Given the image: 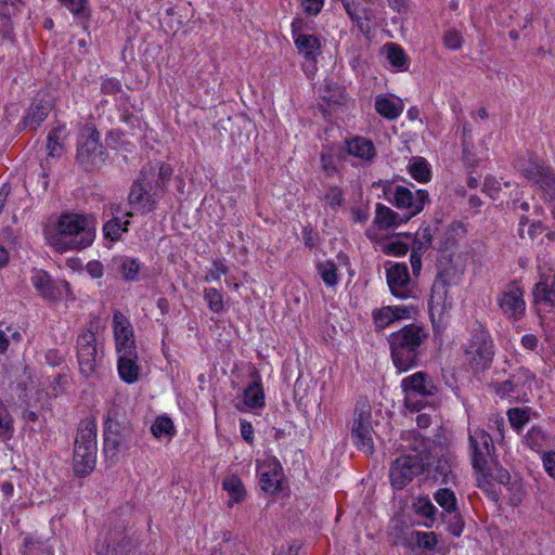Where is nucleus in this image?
<instances>
[{
	"instance_id": "4d7b16f0",
	"label": "nucleus",
	"mask_w": 555,
	"mask_h": 555,
	"mask_svg": "<svg viewBox=\"0 0 555 555\" xmlns=\"http://www.w3.org/2000/svg\"><path fill=\"white\" fill-rule=\"evenodd\" d=\"M292 36L295 40L296 37L309 35L311 29L310 23L302 17H295L291 25Z\"/></svg>"
},
{
	"instance_id": "2eb2a0df",
	"label": "nucleus",
	"mask_w": 555,
	"mask_h": 555,
	"mask_svg": "<svg viewBox=\"0 0 555 555\" xmlns=\"http://www.w3.org/2000/svg\"><path fill=\"white\" fill-rule=\"evenodd\" d=\"M498 305L502 313L512 320H520L526 312L524 292L513 282L498 296Z\"/></svg>"
},
{
	"instance_id": "72a5a7b5",
	"label": "nucleus",
	"mask_w": 555,
	"mask_h": 555,
	"mask_svg": "<svg viewBox=\"0 0 555 555\" xmlns=\"http://www.w3.org/2000/svg\"><path fill=\"white\" fill-rule=\"evenodd\" d=\"M243 403L249 409L264 405V392L259 380H255L244 390Z\"/></svg>"
},
{
	"instance_id": "ddd939ff",
	"label": "nucleus",
	"mask_w": 555,
	"mask_h": 555,
	"mask_svg": "<svg viewBox=\"0 0 555 555\" xmlns=\"http://www.w3.org/2000/svg\"><path fill=\"white\" fill-rule=\"evenodd\" d=\"M534 377L529 369L519 367L508 379L494 385L495 393L514 401H528Z\"/></svg>"
},
{
	"instance_id": "c9c22d12",
	"label": "nucleus",
	"mask_w": 555,
	"mask_h": 555,
	"mask_svg": "<svg viewBox=\"0 0 555 555\" xmlns=\"http://www.w3.org/2000/svg\"><path fill=\"white\" fill-rule=\"evenodd\" d=\"M438 543L437 534L433 531L423 532L412 530L409 535V545L411 547H418L425 551H433Z\"/></svg>"
},
{
	"instance_id": "6ab92c4d",
	"label": "nucleus",
	"mask_w": 555,
	"mask_h": 555,
	"mask_svg": "<svg viewBox=\"0 0 555 555\" xmlns=\"http://www.w3.org/2000/svg\"><path fill=\"white\" fill-rule=\"evenodd\" d=\"M343 151L347 155L357 157L366 163H372L376 157V149L373 141L360 135L346 139Z\"/></svg>"
},
{
	"instance_id": "a18cd8bd",
	"label": "nucleus",
	"mask_w": 555,
	"mask_h": 555,
	"mask_svg": "<svg viewBox=\"0 0 555 555\" xmlns=\"http://www.w3.org/2000/svg\"><path fill=\"white\" fill-rule=\"evenodd\" d=\"M61 128H55L48 134L47 151L51 158H59L63 154L64 145L61 142Z\"/></svg>"
},
{
	"instance_id": "774afa93",
	"label": "nucleus",
	"mask_w": 555,
	"mask_h": 555,
	"mask_svg": "<svg viewBox=\"0 0 555 555\" xmlns=\"http://www.w3.org/2000/svg\"><path fill=\"white\" fill-rule=\"evenodd\" d=\"M87 272L93 278L99 279L102 278L104 268L100 261H91L87 264Z\"/></svg>"
},
{
	"instance_id": "37998d69",
	"label": "nucleus",
	"mask_w": 555,
	"mask_h": 555,
	"mask_svg": "<svg viewBox=\"0 0 555 555\" xmlns=\"http://www.w3.org/2000/svg\"><path fill=\"white\" fill-rule=\"evenodd\" d=\"M317 270L322 281L330 287L337 285L338 283V273L337 266L334 261L327 260L324 262H319L317 264Z\"/></svg>"
},
{
	"instance_id": "393cba45",
	"label": "nucleus",
	"mask_w": 555,
	"mask_h": 555,
	"mask_svg": "<svg viewBox=\"0 0 555 555\" xmlns=\"http://www.w3.org/2000/svg\"><path fill=\"white\" fill-rule=\"evenodd\" d=\"M51 111V103L48 100H37L28 108L23 117V126L30 130H36L40 124L47 118Z\"/></svg>"
},
{
	"instance_id": "f3484780",
	"label": "nucleus",
	"mask_w": 555,
	"mask_h": 555,
	"mask_svg": "<svg viewBox=\"0 0 555 555\" xmlns=\"http://www.w3.org/2000/svg\"><path fill=\"white\" fill-rule=\"evenodd\" d=\"M387 284L391 294L400 299L412 297L411 278L405 263H395L386 271Z\"/></svg>"
},
{
	"instance_id": "7c9ffc66",
	"label": "nucleus",
	"mask_w": 555,
	"mask_h": 555,
	"mask_svg": "<svg viewBox=\"0 0 555 555\" xmlns=\"http://www.w3.org/2000/svg\"><path fill=\"white\" fill-rule=\"evenodd\" d=\"M222 488L228 492L230 496V506H232L234 503H240L245 499V487L242 480L235 475L225 477L222 482Z\"/></svg>"
},
{
	"instance_id": "052dcab7",
	"label": "nucleus",
	"mask_w": 555,
	"mask_h": 555,
	"mask_svg": "<svg viewBox=\"0 0 555 555\" xmlns=\"http://www.w3.org/2000/svg\"><path fill=\"white\" fill-rule=\"evenodd\" d=\"M101 91L104 94H116L121 91V83L115 78H106L101 83Z\"/></svg>"
},
{
	"instance_id": "5701e85b",
	"label": "nucleus",
	"mask_w": 555,
	"mask_h": 555,
	"mask_svg": "<svg viewBox=\"0 0 555 555\" xmlns=\"http://www.w3.org/2000/svg\"><path fill=\"white\" fill-rule=\"evenodd\" d=\"M155 172L153 179L149 182L151 183V191L154 192L157 196L164 193L167 183L170 181L172 176V168L170 165L165 163H149L142 167L141 170H149Z\"/></svg>"
},
{
	"instance_id": "338daca9",
	"label": "nucleus",
	"mask_w": 555,
	"mask_h": 555,
	"mask_svg": "<svg viewBox=\"0 0 555 555\" xmlns=\"http://www.w3.org/2000/svg\"><path fill=\"white\" fill-rule=\"evenodd\" d=\"M241 427V436L246 442H253L254 440V428L251 424L245 420H242L240 423Z\"/></svg>"
},
{
	"instance_id": "0eeeda50",
	"label": "nucleus",
	"mask_w": 555,
	"mask_h": 555,
	"mask_svg": "<svg viewBox=\"0 0 555 555\" xmlns=\"http://www.w3.org/2000/svg\"><path fill=\"white\" fill-rule=\"evenodd\" d=\"M108 158V152L101 142L100 132L87 127L77 141L76 163L87 172L100 170Z\"/></svg>"
},
{
	"instance_id": "bb28decb",
	"label": "nucleus",
	"mask_w": 555,
	"mask_h": 555,
	"mask_svg": "<svg viewBox=\"0 0 555 555\" xmlns=\"http://www.w3.org/2000/svg\"><path fill=\"white\" fill-rule=\"evenodd\" d=\"M33 284L40 295L50 300H56L61 297V291L54 281L44 271H37L31 278Z\"/></svg>"
},
{
	"instance_id": "6e6d98bb",
	"label": "nucleus",
	"mask_w": 555,
	"mask_h": 555,
	"mask_svg": "<svg viewBox=\"0 0 555 555\" xmlns=\"http://www.w3.org/2000/svg\"><path fill=\"white\" fill-rule=\"evenodd\" d=\"M13 435V422L5 409L0 408V436L11 438Z\"/></svg>"
},
{
	"instance_id": "e2e57ef3",
	"label": "nucleus",
	"mask_w": 555,
	"mask_h": 555,
	"mask_svg": "<svg viewBox=\"0 0 555 555\" xmlns=\"http://www.w3.org/2000/svg\"><path fill=\"white\" fill-rule=\"evenodd\" d=\"M304 11L309 15H317L323 8L324 0H302Z\"/></svg>"
},
{
	"instance_id": "412c9836",
	"label": "nucleus",
	"mask_w": 555,
	"mask_h": 555,
	"mask_svg": "<svg viewBox=\"0 0 555 555\" xmlns=\"http://www.w3.org/2000/svg\"><path fill=\"white\" fill-rule=\"evenodd\" d=\"M118 353V374L120 378L128 383L133 384L139 379L140 366L138 364L137 349H129L119 351Z\"/></svg>"
},
{
	"instance_id": "8fccbe9b",
	"label": "nucleus",
	"mask_w": 555,
	"mask_h": 555,
	"mask_svg": "<svg viewBox=\"0 0 555 555\" xmlns=\"http://www.w3.org/2000/svg\"><path fill=\"white\" fill-rule=\"evenodd\" d=\"M344 157V151L341 150L338 155L332 152H322L320 156L322 169L332 176L338 171V160Z\"/></svg>"
},
{
	"instance_id": "a878e982",
	"label": "nucleus",
	"mask_w": 555,
	"mask_h": 555,
	"mask_svg": "<svg viewBox=\"0 0 555 555\" xmlns=\"http://www.w3.org/2000/svg\"><path fill=\"white\" fill-rule=\"evenodd\" d=\"M455 457L450 454H442L438 457L433 470V479L440 483H455V475L453 473Z\"/></svg>"
},
{
	"instance_id": "5fc2aeb1",
	"label": "nucleus",
	"mask_w": 555,
	"mask_h": 555,
	"mask_svg": "<svg viewBox=\"0 0 555 555\" xmlns=\"http://www.w3.org/2000/svg\"><path fill=\"white\" fill-rule=\"evenodd\" d=\"M324 199L331 208L336 209L337 207H340L345 201L344 192L339 186H330L328 191L324 195Z\"/></svg>"
},
{
	"instance_id": "4c0bfd02",
	"label": "nucleus",
	"mask_w": 555,
	"mask_h": 555,
	"mask_svg": "<svg viewBox=\"0 0 555 555\" xmlns=\"http://www.w3.org/2000/svg\"><path fill=\"white\" fill-rule=\"evenodd\" d=\"M118 270L127 281H137L141 263L135 258L121 256L115 259Z\"/></svg>"
},
{
	"instance_id": "13d9d810",
	"label": "nucleus",
	"mask_w": 555,
	"mask_h": 555,
	"mask_svg": "<svg viewBox=\"0 0 555 555\" xmlns=\"http://www.w3.org/2000/svg\"><path fill=\"white\" fill-rule=\"evenodd\" d=\"M443 43L448 49L460 50L463 46V37L456 30H449L444 34Z\"/></svg>"
},
{
	"instance_id": "cd10ccee",
	"label": "nucleus",
	"mask_w": 555,
	"mask_h": 555,
	"mask_svg": "<svg viewBox=\"0 0 555 555\" xmlns=\"http://www.w3.org/2000/svg\"><path fill=\"white\" fill-rule=\"evenodd\" d=\"M294 43L298 53L301 54L307 61H314L315 57L321 53L320 40L312 34L296 37Z\"/></svg>"
},
{
	"instance_id": "680f3d73",
	"label": "nucleus",
	"mask_w": 555,
	"mask_h": 555,
	"mask_svg": "<svg viewBox=\"0 0 555 555\" xmlns=\"http://www.w3.org/2000/svg\"><path fill=\"white\" fill-rule=\"evenodd\" d=\"M386 251L393 256H404L409 251V245L404 242H391L387 245Z\"/></svg>"
},
{
	"instance_id": "c756f323",
	"label": "nucleus",
	"mask_w": 555,
	"mask_h": 555,
	"mask_svg": "<svg viewBox=\"0 0 555 555\" xmlns=\"http://www.w3.org/2000/svg\"><path fill=\"white\" fill-rule=\"evenodd\" d=\"M548 440V435L544 430V428L540 425H533L522 437V444L532 451L540 452L542 451Z\"/></svg>"
},
{
	"instance_id": "f257e3e1",
	"label": "nucleus",
	"mask_w": 555,
	"mask_h": 555,
	"mask_svg": "<svg viewBox=\"0 0 555 555\" xmlns=\"http://www.w3.org/2000/svg\"><path fill=\"white\" fill-rule=\"evenodd\" d=\"M429 339L428 330L420 324L404 325L388 337L390 357L401 373L417 367L426 354Z\"/></svg>"
},
{
	"instance_id": "39448f33",
	"label": "nucleus",
	"mask_w": 555,
	"mask_h": 555,
	"mask_svg": "<svg viewBox=\"0 0 555 555\" xmlns=\"http://www.w3.org/2000/svg\"><path fill=\"white\" fill-rule=\"evenodd\" d=\"M463 352L467 365L474 373L489 370L495 354L494 340L485 325L477 323L463 345Z\"/></svg>"
},
{
	"instance_id": "7ed1b4c3",
	"label": "nucleus",
	"mask_w": 555,
	"mask_h": 555,
	"mask_svg": "<svg viewBox=\"0 0 555 555\" xmlns=\"http://www.w3.org/2000/svg\"><path fill=\"white\" fill-rule=\"evenodd\" d=\"M408 435L413 439L409 444L413 453L397 457L389 468V480L395 490L404 489L430 465V452L426 439L415 431H410Z\"/></svg>"
},
{
	"instance_id": "58836bf2",
	"label": "nucleus",
	"mask_w": 555,
	"mask_h": 555,
	"mask_svg": "<svg viewBox=\"0 0 555 555\" xmlns=\"http://www.w3.org/2000/svg\"><path fill=\"white\" fill-rule=\"evenodd\" d=\"M511 427L520 434L524 427L530 421V409L529 408H511L506 412Z\"/></svg>"
},
{
	"instance_id": "c85d7f7f",
	"label": "nucleus",
	"mask_w": 555,
	"mask_h": 555,
	"mask_svg": "<svg viewBox=\"0 0 555 555\" xmlns=\"http://www.w3.org/2000/svg\"><path fill=\"white\" fill-rule=\"evenodd\" d=\"M438 517L441 519V522L446 526V530L455 538L462 535L465 528V520L462 516L460 508H455L454 511L439 513Z\"/></svg>"
},
{
	"instance_id": "9d476101",
	"label": "nucleus",
	"mask_w": 555,
	"mask_h": 555,
	"mask_svg": "<svg viewBox=\"0 0 555 555\" xmlns=\"http://www.w3.org/2000/svg\"><path fill=\"white\" fill-rule=\"evenodd\" d=\"M351 438L359 450L370 454L373 453L374 441L372 409L366 400H360L356 404L351 427Z\"/></svg>"
},
{
	"instance_id": "dca6fc26",
	"label": "nucleus",
	"mask_w": 555,
	"mask_h": 555,
	"mask_svg": "<svg viewBox=\"0 0 555 555\" xmlns=\"http://www.w3.org/2000/svg\"><path fill=\"white\" fill-rule=\"evenodd\" d=\"M401 387L405 393L406 400L413 396L423 398L435 397L438 393V387L433 378L425 372H416L401 382Z\"/></svg>"
},
{
	"instance_id": "0e129e2a",
	"label": "nucleus",
	"mask_w": 555,
	"mask_h": 555,
	"mask_svg": "<svg viewBox=\"0 0 555 555\" xmlns=\"http://www.w3.org/2000/svg\"><path fill=\"white\" fill-rule=\"evenodd\" d=\"M542 460L546 473L555 478V451L545 452Z\"/></svg>"
},
{
	"instance_id": "79ce46f5",
	"label": "nucleus",
	"mask_w": 555,
	"mask_h": 555,
	"mask_svg": "<svg viewBox=\"0 0 555 555\" xmlns=\"http://www.w3.org/2000/svg\"><path fill=\"white\" fill-rule=\"evenodd\" d=\"M151 431L153 436L158 439L163 437L171 438L176 434V429L171 418L165 415L158 416L155 420V422L151 426Z\"/></svg>"
},
{
	"instance_id": "603ef678",
	"label": "nucleus",
	"mask_w": 555,
	"mask_h": 555,
	"mask_svg": "<svg viewBox=\"0 0 555 555\" xmlns=\"http://www.w3.org/2000/svg\"><path fill=\"white\" fill-rule=\"evenodd\" d=\"M376 327L385 328L396 321V317L391 310V306L383 307L373 313Z\"/></svg>"
},
{
	"instance_id": "de8ad7c7",
	"label": "nucleus",
	"mask_w": 555,
	"mask_h": 555,
	"mask_svg": "<svg viewBox=\"0 0 555 555\" xmlns=\"http://www.w3.org/2000/svg\"><path fill=\"white\" fill-rule=\"evenodd\" d=\"M387 59L392 66L398 67L400 69L406 68L408 56L404 53L403 49H401L398 44H387Z\"/></svg>"
},
{
	"instance_id": "423d86ee",
	"label": "nucleus",
	"mask_w": 555,
	"mask_h": 555,
	"mask_svg": "<svg viewBox=\"0 0 555 555\" xmlns=\"http://www.w3.org/2000/svg\"><path fill=\"white\" fill-rule=\"evenodd\" d=\"M95 420L86 418L80 422L74 446V470L78 476L89 475L95 467L98 440Z\"/></svg>"
},
{
	"instance_id": "bf43d9fd",
	"label": "nucleus",
	"mask_w": 555,
	"mask_h": 555,
	"mask_svg": "<svg viewBox=\"0 0 555 555\" xmlns=\"http://www.w3.org/2000/svg\"><path fill=\"white\" fill-rule=\"evenodd\" d=\"M396 321L411 319L416 314L417 309L414 306H391Z\"/></svg>"
},
{
	"instance_id": "20e7f679",
	"label": "nucleus",
	"mask_w": 555,
	"mask_h": 555,
	"mask_svg": "<svg viewBox=\"0 0 555 555\" xmlns=\"http://www.w3.org/2000/svg\"><path fill=\"white\" fill-rule=\"evenodd\" d=\"M94 232L85 216L62 215L55 225V233L49 235V243L60 251L83 249L92 244Z\"/></svg>"
},
{
	"instance_id": "6e6552de",
	"label": "nucleus",
	"mask_w": 555,
	"mask_h": 555,
	"mask_svg": "<svg viewBox=\"0 0 555 555\" xmlns=\"http://www.w3.org/2000/svg\"><path fill=\"white\" fill-rule=\"evenodd\" d=\"M98 327L99 323L96 320L90 321L87 330L81 332L76 340L79 370L86 377L96 375L103 361V349L100 347L95 336Z\"/></svg>"
},
{
	"instance_id": "4be33fe9",
	"label": "nucleus",
	"mask_w": 555,
	"mask_h": 555,
	"mask_svg": "<svg viewBox=\"0 0 555 555\" xmlns=\"http://www.w3.org/2000/svg\"><path fill=\"white\" fill-rule=\"evenodd\" d=\"M408 221L409 217L404 216L402 212L399 214L380 203L376 205L374 223L379 230L397 228Z\"/></svg>"
},
{
	"instance_id": "69168bd1",
	"label": "nucleus",
	"mask_w": 555,
	"mask_h": 555,
	"mask_svg": "<svg viewBox=\"0 0 555 555\" xmlns=\"http://www.w3.org/2000/svg\"><path fill=\"white\" fill-rule=\"evenodd\" d=\"M305 245L309 248H313L317 245L319 235L311 228H305L302 232Z\"/></svg>"
},
{
	"instance_id": "f704fd0d",
	"label": "nucleus",
	"mask_w": 555,
	"mask_h": 555,
	"mask_svg": "<svg viewBox=\"0 0 555 555\" xmlns=\"http://www.w3.org/2000/svg\"><path fill=\"white\" fill-rule=\"evenodd\" d=\"M535 300L543 301L544 304L555 306V276L545 279L544 281L535 284L533 289Z\"/></svg>"
},
{
	"instance_id": "3c124183",
	"label": "nucleus",
	"mask_w": 555,
	"mask_h": 555,
	"mask_svg": "<svg viewBox=\"0 0 555 555\" xmlns=\"http://www.w3.org/2000/svg\"><path fill=\"white\" fill-rule=\"evenodd\" d=\"M23 547V555H28V553H31L33 555H53V552L49 545L39 541H35L29 537L25 538Z\"/></svg>"
},
{
	"instance_id": "a19ab883",
	"label": "nucleus",
	"mask_w": 555,
	"mask_h": 555,
	"mask_svg": "<svg viewBox=\"0 0 555 555\" xmlns=\"http://www.w3.org/2000/svg\"><path fill=\"white\" fill-rule=\"evenodd\" d=\"M129 224V220L121 222V220L118 217H113L103 225L104 237L111 240L112 242L118 241L121 237L122 233L128 231Z\"/></svg>"
},
{
	"instance_id": "864d4df0",
	"label": "nucleus",
	"mask_w": 555,
	"mask_h": 555,
	"mask_svg": "<svg viewBox=\"0 0 555 555\" xmlns=\"http://www.w3.org/2000/svg\"><path fill=\"white\" fill-rule=\"evenodd\" d=\"M229 272V268L224 263L223 259H216L212 261V268L208 270L205 275L206 282H218L221 275H225Z\"/></svg>"
},
{
	"instance_id": "b1692460",
	"label": "nucleus",
	"mask_w": 555,
	"mask_h": 555,
	"mask_svg": "<svg viewBox=\"0 0 555 555\" xmlns=\"http://www.w3.org/2000/svg\"><path fill=\"white\" fill-rule=\"evenodd\" d=\"M412 512L424 519V525L431 528L438 519L439 511L427 495H418L411 503Z\"/></svg>"
},
{
	"instance_id": "9b49d317",
	"label": "nucleus",
	"mask_w": 555,
	"mask_h": 555,
	"mask_svg": "<svg viewBox=\"0 0 555 555\" xmlns=\"http://www.w3.org/2000/svg\"><path fill=\"white\" fill-rule=\"evenodd\" d=\"M138 547V539L119 525L106 531L103 540H99L95 552L96 555H134Z\"/></svg>"
},
{
	"instance_id": "aec40b11",
	"label": "nucleus",
	"mask_w": 555,
	"mask_h": 555,
	"mask_svg": "<svg viewBox=\"0 0 555 555\" xmlns=\"http://www.w3.org/2000/svg\"><path fill=\"white\" fill-rule=\"evenodd\" d=\"M260 487L266 492H276L280 489L282 466L275 459L264 462L258 467Z\"/></svg>"
},
{
	"instance_id": "49530a36",
	"label": "nucleus",
	"mask_w": 555,
	"mask_h": 555,
	"mask_svg": "<svg viewBox=\"0 0 555 555\" xmlns=\"http://www.w3.org/2000/svg\"><path fill=\"white\" fill-rule=\"evenodd\" d=\"M204 299L207 302L210 311L220 313L224 310L223 295L219 289L214 287L205 288Z\"/></svg>"
},
{
	"instance_id": "1a4fd4ad",
	"label": "nucleus",
	"mask_w": 555,
	"mask_h": 555,
	"mask_svg": "<svg viewBox=\"0 0 555 555\" xmlns=\"http://www.w3.org/2000/svg\"><path fill=\"white\" fill-rule=\"evenodd\" d=\"M386 199L395 205L398 209L402 210L404 216L409 217V221L418 215L426 204L430 203L429 194L426 190H416L413 193L409 188L398 185L392 191L388 185L384 189Z\"/></svg>"
},
{
	"instance_id": "a211bd4d",
	"label": "nucleus",
	"mask_w": 555,
	"mask_h": 555,
	"mask_svg": "<svg viewBox=\"0 0 555 555\" xmlns=\"http://www.w3.org/2000/svg\"><path fill=\"white\" fill-rule=\"evenodd\" d=\"M113 332L117 352L137 349L133 327L129 319L120 311H115L113 314Z\"/></svg>"
},
{
	"instance_id": "e433bc0d",
	"label": "nucleus",
	"mask_w": 555,
	"mask_h": 555,
	"mask_svg": "<svg viewBox=\"0 0 555 555\" xmlns=\"http://www.w3.org/2000/svg\"><path fill=\"white\" fill-rule=\"evenodd\" d=\"M23 5V0H0V17L3 20L5 35L12 30L11 17L15 16Z\"/></svg>"
},
{
	"instance_id": "09e8293b",
	"label": "nucleus",
	"mask_w": 555,
	"mask_h": 555,
	"mask_svg": "<svg viewBox=\"0 0 555 555\" xmlns=\"http://www.w3.org/2000/svg\"><path fill=\"white\" fill-rule=\"evenodd\" d=\"M65 8H67L75 17L82 21L89 17L90 11L88 9V0H59Z\"/></svg>"
},
{
	"instance_id": "f8f14e48",
	"label": "nucleus",
	"mask_w": 555,
	"mask_h": 555,
	"mask_svg": "<svg viewBox=\"0 0 555 555\" xmlns=\"http://www.w3.org/2000/svg\"><path fill=\"white\" fill-rule=\"evenodd\" d=\"M154 176L155 172L151 171V169L140 170L139 177L130 188L128 204L132 209L141 214H149L157 207L159 196L151 191V183L149 182Z\"/></svg>"
},
{
	"instance_id": "f03ea898",
	"label": "nucleus",
	"mask_w": 555,
	"mask_h": 555,
	"mask_svg": "<svg viewBox=\"0 0 555 555\" xmlns=\"http://www.w3.org/2000/svg\"><path fill=\"white\" fill-rule=\"evenodd\" d=\"M133 427L126 411L118 404H112L105 415L103 429V453L109 465L117 464L131 448Z\"/></svg>"
},
{
	"instance_id": "c03bdc74",
	"label": "nucleus",
	"mask_w": 555,
	"mask_h": 555,
	"mask_svg": "<svg viewBox=\"0 0 555 555\" xmlns=\"http://www.w3.org/2000/svg\"><path fill=\"white\" fill-rule=\"evenodd\" d=\"M410 175L418 182H428L431 178L429 165L426 159L418 157L410 166Z\"/></svg>"
},
{
	"instance_id": "ea45409f",
	"label": "nucleus",
	"mask_w": 555,
	"mask_h": 555,
	"mask_svg": "<svg viewBox=\"0 0 555 555\" xmlns=\"http://www.w3.org/2000/svg\"><path fill=\"white\" fill-rule=\"evenodd\" d=\"M434 500L441 508L440 513L450 512L452 509L454 511L459 507L457 498L454 491L449 488H439L434 493Z\"/></svg>"
},
{
	"instance_id": "473e14b6",
	"label": "nucleus",
	"mask_w": 555,
	"mask_h": 555,
	"mask_svg": "<svg viewBox=\"0 0 555 555\" xmlns=\"http://www.w3.org/2000/svg\"><path fill=\"white\" fill-rule=\"evenodd\" d=\"M375 109L383 117L392 120L400 116L403 111V105L393 102L387 96L378 95L375 100Z\"/></svg>"
},
{
	"instance_id": "4468645a",
	"label": "nucleus",
	"mask_w": 555,
	"mask_h": 555,
	"mask_svg": "<svg viewBox=\"0 0 555 555\" xmlns=\"http://www.w3.org/2000/svg\"><path fill=\"white\" fill-rule=\"evenodd\" d=\"M468 441L473 468L486 475L495 450L491 435L483 429L476 428L469 430Z\"/></svg>"
},
{
	"instance_id": "2f4dec72",
	"label": "nucleus",
	"mask_w": 555,
	"mask_h": 555,
	"mask_svg": "<svg viewBox=\"0 0 555 555\" xmlns=\"http://www.w3.org/2000/svg\"><path fill=\"white\" fill-rule=\"evenodd\" d=\"M343 4L349 17L357 22L360 30L369 33L370 26L366 23L369 21V11L364 8L361 9L354 0H344Z\"/></svg>"
}]
</instances>
